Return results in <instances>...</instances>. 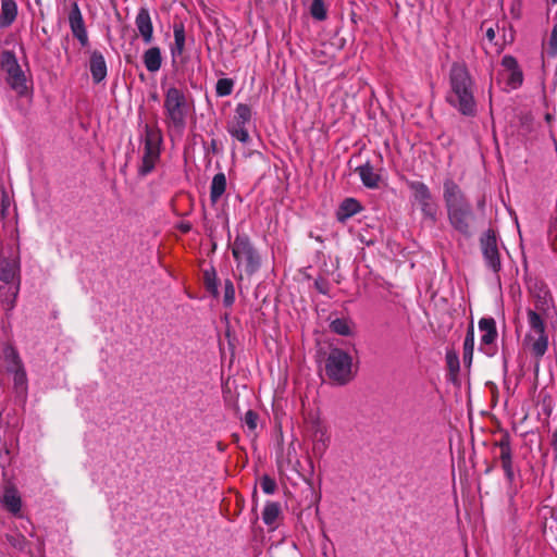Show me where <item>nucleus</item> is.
<instances>
[{
	"label": "nucleus",
	"instance_id": "f257e3e1",
	"mask_svg": "<svg viewBox=\"0 0 557 557\" xmlns=\"http://www.w3.org/2000/svg\"><path fill=\"white\" fill-rule=\"evenodd\" d=\"M449 90L446 101L463 115H474L476 103L474 99V81L463 63H453L449 70Z\"/></svg>",
	"mask_w": 557,
	"mask_h": 557
},
{
	"label": "nucleus",
	"instance_id": "f03ea898",
	"mask_svg": "<svg viewBox=\"0 0 557 557\" xmlns=\"http://www.w3.org/2000/svg\"><path fill=\"white\" fill-rule=\"evenodd\" d=\"M443 199L450 225L457 232L469 235L472 208L460 186L450 177L443 183Z\"/></svg>",
	"mask_w": 557,
	"mask_h": 557
},
{
	"label": "nucleus",
	"instance_id": "7ed1b4c3",
	"mask_svg": "<svg viewBox=\"0 0 557 557\" xmlns=\"http://www.w3.org/2000/svg\"><path fill=\"white\" fill-rule=\"evenodd\" d=\"M164 123L170 133L182 134L186 127L190 106L186 92L177 87L171 86L164 91Z\"/></svg>",
	"mask_w": 557,
	"mask_h": 557
},
{
	"label": "nucleus",
	"instance_id": "20e7f679",
	"mask_svg": "<svg viewBox=\"0 0 557 557\" xmlns=\"http://www.w3.org/2000/svg\"><path fill=\"white\" fill-rule=\"evenodd\" d=\"M0 66L4 73L5 83L21 98L32 100L34 85L32 76L20 65L14 52L5 50L1 53Z\"/></svg>",
	"mask_w": 557,
	"mask_h": 557
},
{
	"label": "nucleus",
	"instance_id": "39448f33",
	"mask_svg": "<svg viewBox=\"0 0 557 557\" xmlns=\"http://www.w3.org/2000/svg\"><path fill=\"white\" fill-rule=\"evenodd\" d=\"M529 330L522 341L523 350L534 359V372L540 370V360L548 349V335L543 322L534 312H528Z\"/></svg>",
	"mask_w": 557,
	"mask_h": 557
},
{
	"label": "nucleus",
	"instance_id": "423d86ee",
	"mask_svg": "<svg viewBox=\"0 0 557 557\" xmlns=\"http://www.w3.org/2000/svg\"><path fill=\"white\" fill-rule=\"evenodd\" d=\"M325 372L333 383L347 384L354 377L351 356L338 348L331 349L325 362Z\"/></svg>",
	"mask_w": 557,
	"mask_h": 557
},
{
	"label": "nucleus",
	"instance_id": "0eeeda50",
	"mask_svg": "<svg viewBox=\"0 0 557 557\" xmlns=\"http://www.w3.org/2000/svg\"><path fill=\"white\" fill-rule=\"evenodd\" d=\"M237 268L243 267L248 275L256 273L260 265V256L246 235H237L231 246Z\"/></svg>",
	"mask_w": 557,
	"mask_h": 557
},
{
	"label": "nucleus",
	"instance_id": "6e6552de",
	"mask_svg": "<svg viewBox=\"0 0 557 557\" xmlns=\"http://www.w3.org/2000/svg\"><path fill=\"white\" fill-rule=\"evenodd\" d=\"M529 292L532 298L533 308L527 310L534 312L543 322L556 314V307L548 286L542 281L530 283Z\"/></svg>",
	"mask_w": 557,
	"mask_h": 557
},
{
	"label": "nucleus",
	"instance_id": "1a4fd4ad",
	"mask_svg": "<svg viewBox=\"0 0 557 557\" xmlns=\"http://www.w3.org/2000/svg\"><path fill=\"white\" fill-rule=\"evenodd\" d=\"M161 139L159 129L146 126L143 163L139 168L141 175L150 173L159 160Z\"/></svg>",
	"mask_w": 557,
	"mask_h": 557
},
{
	"label": "nucleus",
	"instance_id": "9d476101",
	"mask_svg": "<svg viewBox=\"0 0 557 557\" xmlns=\"http://www.w3.org/2000/svg\"><path fill=\"white\" fill-rule=\"evenodd\" d=\"M408 187L419 203L423 218L433 223L436 222L438 208L428 185L420 181H412L408 183Z\"/></svg>",
	"mask_w": 557,
	"mask_h": 557
},
{
	"label": "nucleus",
	"instance_id": "9b49d317",
	"mask_svg": "<svg viewBox=\"0 0 557 557\" xmlns=\"http://www.w3.org/2000/svg\"><path fill=\"white\" fill-rule=\"evenodd\" d=\"M251 120V109L248 104L238 103L235 109L234 117L227 126L228 133L233 138L246 144L249 140V134L246 125Z\"/></svg>",
	"mask_w": 557,
	"mask_h": 557
},
{
	"label": "nucleus",
	"instance_id": "f8f14e48",
	"mask_svg": "<svg viewBox=\"0 0 557 557\" xmlns=\"http://www.w3.org/2000/svg\"><path fill=\"white\" fill-rule=\"evenodd\" d=\"M480 244L486 267L494 273H498L502 269V262L495 232L492 230L485 232L480 239Z\"/></svg>",
	"mask_w": 557,
	"mask_h": 557
},
{
	"label": "nucleus",
	"instance_id": "ddd939ff",
	"mask_svg": "<svg viewBox=\"0 0 557 557\" xmlns=\"http://www.w3.org/2000/svg\"><path fill=\"white\" fill-rule=\"evenodd\" d=\"M69 25L73 36L78 40V42L86 47L88 45V33L86 29V25L84 22V17L82 11L77 4V2L73 1L70 5L69 12Z\"/></svg>",
	"mask_w": 557,
	"mask_h": 557
},
{
	"label": "nucleus",
	"instance_id": "4468645a",
	"mask_svg": "<svg viewBox=\"0 0 557 557\" xmlns=\"http://www.w3.org/2000/svg\"><path fill=\"white\" fill-rule=\"evenodd\" d=\"M479 331L481 333V350L487 355H493V345L497 338L496 323L493 318H482L479 321Z\"/></svg>",
	"mask_w": 557,
	"mask_h": 557
},
{
	"label": "nucleus",
	"instance_id": "2eb2a0df",
	"mask_svg": "<svg viewBox=\"0 0 557 557\" xmlns=\"http://www.w3.org/2000/svg\"><path fill=\"white\" fill-rule=\"evenodd\" d=\"M502 76L507 81V85L516 89L523 81V75L518 66L517 60L511 55H505L502 60Z\"/></svg>",
	"mask_w": 557,
	"mask_h": 557
},
{
	"label": "nucleus",
	"instance_id": "dca6fc26",
	"mask_svg": "<svg viewBox=\"0 0 557 557\" xmlns=\"http://www.w3.org/2000/svg\"><path fill=\"white\" fill-rule=\"evenodd\" d=\"M496 446L499 447L500 454L499 459L502 461V467L505 471L506 478L511 482L515 476L513 472V463H512V450L510 446V437L509 435H504L497 443Z\"/></svg>",
	"mask_w": 557,
	"mask_h": 557
},
{
	"label": "nucleus",
	"instance_id": "f3484780",
	"mask_svg": "<svg viewBox=\"0 0 557 557\" xmlns=\"http://www.w3.org/2000/svg\"><path fill=\"white\" fill-rule=\"evenodd\" d=\"M1 505L12 515L20 516L22 509V499L17 488L14 485H5L1 497Z\"/></svg>",
	"mask_w": 557,
	"mask_h": 557
},
{
	"label": "nucleus",
	"instance_id": "a211bd4d",
	"mask_svg": "<svg viewBox=\"0 0 557 557\" xmlns=\"http://www.w3.org/2000/svg\"><path fill=\"white\" fill-rule=\"evenodd\" d=\"M135 25L143 41L146 45L150 44L153 39V25L147 8L139 9L135 18Z\"/></svg>",
	"mask_w": 557,
	"mask_h": 557
},
{
	"label": "nucleus",
	"instance_id": "6ab92c4d",
	"mask_svg": "<svg viewBox=\"0 0 557 557\" xmlns=\"http://www.w3.org/2000/svg\"><path fill=\"white\" fill-rule=\"evenodd\" d=\"M20 286V264L15 260H2L0 262V285Z\"/></svg>",
	"mask_w": 557,
	"mask_h": 557
},
{
	"label": "nucleus",
	"instance_id": "aec40b11",
	"mask_svg": "<svg viewBox=\"0 0 557 557\" xmlns=\"http://www.w3.org/2000/svg\"><path fill=\"white\" fill-rule=\"evenodd\" d=\"M90 73L94 82L97 84L107 76V63L100 51H94L90 55Z\"/></svg>",
	"mask_w": 557,
	"mask_h": 557
},
{
	"label": "nucleus",
	"instance_id": "412c9836",
	"mask_svg": "<svg viewBox=\"0 0 557 557\" xmlns=\"http://www.w3.org/2000/svg\"><path fill=\"white\" fill-rule=\"evenodd\" d=\"M362 184L368 188L379 187L381 176L375 172L374 168L367 162L356 169Z\"/></svg>",
	"mask_w": 557,
	"mask_h": 557
},
{
	"label": "nucleus",
	"instance_id": "4be33fe9",
	"mask_svg": "<svg viewBox=\"0 0 557 557\" xmlns=\"http://www.w3.org/2000/svg\"><path fill=\"white\" fill-rule=\"evenodd\" d=\"M17 4L15 0H1L0 27L10 26L16 18Z\"/></svg>",
	"mask_w": 557,
	"mask_h": 557
},
{
	"label": "nucleus",
	"instance_id": "5701e85b",
	"mask_svg": "<svg viewBox=\"0 0 557 557\" xmlns=\"http://www.w3.org/2000/svg\"><path fill=\"white\" fill-rule=\"evenodd\" d=\"M20 286L15 285H0V301L2 304L3 310L11 311L14 306L18 295Z\"/></svg>",
	"mask_w": 557,
	"mask_h": 557
},
{
	"label": "nucleus",
	"instance_id": "b1692460",
	"mask_svg": "<svg viewBox=\"0 0 557 557\" xmlns=\"http://www.w3.org/2000/svg\"><path fill=\"white\" fill-rule=\"evenodd\" d=\"M313 451L323 455L330 444V434L325 426L318 425L312 436Z\"/></svg>",
	"mask_w": 557,
	"mask_h": 557
},
{
	"label": "nucleus",
	"instance_id": "393cba45",
	"mask_svg": "<svg viewBox=\"0 0 557 557\" xmlns=\"http://www.w3.org/2000/svg\"><path fill=\"white\" fill-rule=\"evenodd\" d=\"M361 210L359 201L354 198H346L339 206L336 216L339 222H345Z\"/></svg>",
	"mask_w": 557,
	"mask_h": 557
},
{
	"label": "nucleus",
	"instance_id": "a878e982",
	"mask_svg": "<svg viewBox=\"0 0 557 557\" xmlns=\"http://www.w3.org/2000/svg\"><path fill=\"white\" fill-rule=\"evenodd\" d=\"M0 358L4 361L8 371H15L22 366L17 351L10 344L2 346Z\"/></svg>",
	"mask_w": 557,
	"mask_h": 557
},
{
	"label": "nucleus",
	"instance_id": "bb28decb",
	"mask_svg": "<svg viewBox=\"0 0 557 557\" xmlns=\"http://www.w3.org/2000/svg\"><path fill=\"white\" fill-rule=\"evenodd\" d=\"M226 189V177L224 173H218L213 176L210 186V199L212 203H216Z\"/></svg>",
	"mask_w": 557,
	"mask_h": 557
},
{
	"label": "nucleus",
	"instance_id": "cd10ccee",
	"mask_svg": "<svg viewBox=\"0 0 557 557\" xmlns=\"http://www.w3.org/2000/svg\"><path fill=\"white\" fill-rule=\"evenodd\" d=\"M162 63L160 49L157 47L149 48L144 53V64L149 72H157L160 70Z\"/></svg>",
	"mask_w": 557,
	"mask_h": 557
},
{
	"label": "nucleus",
	"instance_id": "c85d7f7f",
	"mask_svg": "<svg viewBox=\"0 0 557 557\" xmlns=\"http://www.w3.org/2000/svg\"><path fill=\"white\" fill-rule=\"evenodd\" d=\"M174 47L172 48V55H181L185 47V29L183 24H175L173 27Z\"/></svg>",
	"mask_w": 557,
	"mask_h": 557
},
{
	"label": "nucleus",
	"instance_id": "c756f323",
	"mask_svg": "<svg viewBox=\"0 0 557 557\" xmlns=\"http://www.w3.org/2000/svg\"><path fill=\"white\" fill-rule=\"evenodd\" d=\"M281 512L280 505L277 503L269 502L265 504L262 511V520L267 525H273Z\"/></svg>",
	"mask_w": 557,
	"mask_h": 557
},
{
	"label": "nucleus",
	"instance_id": "7c9ffc66",
	"mask_svg": "<svg viewBox=\"0 0 557 557\" xmlns=\"http://www.w3.org/2000/svg\"><path fill=\"white\" fill-rule=\"evenodd\" d=\"M310 14L318 21H324L327 16L326 8L323 0H312Z\"/></svg>",
	"mask_w": 557,
	"mask_h": 557
},
{
	"label": "nucleus",
	"instance_id": "2f4dec72",
	"mask_svg": "<svg viewBox=\"0 0 557 557\" xmlns=\"http://www.w3.org/2000/svg\"><path fill=\"white\" fill-rule=\"evenodd\" d=\"M331 330L339 335H350L351 326L350 322L346 319H335L331 322Z\"/></svg>",
	"mask_w": 557,
	"mask_h": 557
},
{
	"label": "nucleus",
	"instance_id": "473e14b6",
	"mask_svg": "<svg viewBox=\"0 0 557 557\" xmlns=\"http://www.w3.org/2000/svg\"><path fill=\"white\" fill-rule=\"evenodd\" d=\"M234 83L230 78H220L215 85V92L219 97H225L232 94Z\"/></svg>",
	"mask_w": 557,
	"mask_h": 557
},
{
	"label": "nucleus",
	"instance_id": "72a5a7b5",
	"mask_svg": "<svg viewBox=\"0 0 557 557\" xmlns=\"http://www.w3.org/2000/svg\"><path fill=\"white\" fill-rule=\"evenodd\" d=\"M547 53L552 57L557 54V24L554 25L548 42H547Z\"/></svg>",
	"mask_w": 557,
	"mask_h": 557
},
{
	"label": "nucleus",
	"instance_id": "f704fd0d",
	"mask_svg": "<svg viewBox=\"0 0 557 557\" xmlns=\"http://www.w3.org/2000/svg\"><path fill=\"white\" fill-rule=\"evenodd\" d=\"M260 486H261L262 491L268 495L273 494L276 490L275 481L268 475H264L261 479Z\"/></svg>",
	"mask_w": 557,
	"mask_h": 557
},
{
	"label": "nucleus",
	"instance_id": "c9c22d12",
	"mask_svg": "<svg viewBox=\"0 0 557 557\" xmlns=\"http://www.w3.org/2000/svg\"><path fill=\"white\" fill-rule=\"evenodd\" d=\"M244 423L245 425L250 430L255 431L257 429V422H258V414L252 411L248 410L244 416Z\"/></svg>",
	"mask_w": 557,
	"mask_h": 557
},
{
	"label": "nucleus",
	"instance_id": "e433bc0d",
	"mask_svg": "<svg viewBox=\"0 0 557 557\" xmlns=\"http://www.w3.org/2000/svg\"><path fill=\"white\" fill-rule=\"evenodd\" d=\"M7 540L10 542L12 546L18 549H24L26 544V539L22 534L17 535H8Z\"/></svg>",
	"mask_w": 557,
	"mask_h": 557
},
{
	"label": "nucleus",
	"instance_id": "4c0bfd02",
	"mask_svg": "<svg viewBox=\"0 0 557 557\" xmlns=\"http://www.w3.org/2000/svg\"><path fill=\"white\" fill-rule=\"evenodd\" d=\"M473 344H474V335L473 331H469L463 343L465 351L472 354L473 350Z\"/></svg>",
	"mask_w": 557,
	"mask_h": 557
},
{
	"label": "nucleus",
	"instance_id": "58836bf2",
	"mask_svg": "<svg viewBox=\"0 0 557 557\" xmlns=\"http://www.w3.org/2000/svg\"><path fill=\"white\" fill-rule=\"evenodd\" d=\"M11 373L14 374V381H15V384H24L25 381H26V373L25 371L23 370L22 366H20L15 371H10Z\"/></svg>",
	"mask_w": 557,
	"mask_h": 557
},
{
	"label": "nucleus",
	"instance_id": "ea45409f",
	"mask_svg": "<svg viewBox=\"0 0 557 557\" xmlns=\"http://www.w3.org/2000/svg\"><path fill=\"white\" fill-rule=\"evenodd\" d=\"M495 36H496V34H495L494 27H492V26L487 27L486 30H485V37L487 38V40L490 42H493L494 39H495Z\"/></svg>",
	"mask_w": 557,
	"mask_h": 557
},
{
	"label": "nucleus",
	"instance_id": "a19ab883",
	"mask_svg": "<svg viewBox=\"0 0 557 557\" xmlns=\"http://www.w3.org/2000/svg\"><path fill=\"white\" fill-rule=\"evenodd\" d=\"M552 445L557 450V431L553 432L552 434Z\"/></svg>",
	"mask_w": 557,
	"mask_h": 557
},
{
	"label": "nucleus",
	"instance_id": "79ce46f5",
	"mask_svg": "<svg viewBox=\"0 0 557 557\" xmlns=\"http://www.w3.org/2000/svg\"><path fill=\"white\" fill-rule=\"evenodd\" d=\"M230 290L226 289V294H225V299L226 301L228 302H232L233 300V294L231 295V293H228Z\"/></svg>",
	"mask_w": 557,
	"mask_h": 557
},
{
	"label": "nucleus",
	"instance_id": "37998d69",
	"mask_svg": "<svg viewBox=\"0 0 557 557\" xmlns=\"http://www.w3.org/2000/svg\"><path fill=\"white\" fill-rule=\"evenodd\" d=\"M226 289L230 290L231 294L234 293V289H233V285L230 284L228 286H226Z\"/></svg>",
	"mask_w": 557,
	"mask_h": 557
},
{
	"label": "nucleus",
	"instance_id": "c03bdc74",
	"mask_svg": "<svg viewBox=\"0 0 557 557\" xmlns=\"http://www.w3.org/2000/svg\"><path fill=\"white\" fill-rule=\"evenodd\" d=\"M553 4L557 3V0H549Z\"/></svg>",
	"mask_w": 557,
	"mask_h": 557
}]
</instances>
